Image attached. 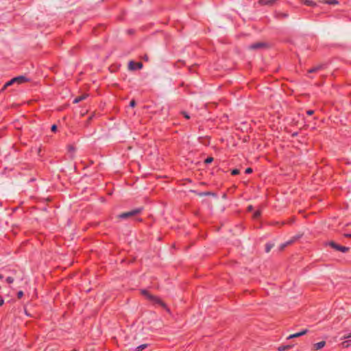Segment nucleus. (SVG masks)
<instances>
[{"mask_svg": "<svg viewBox=\"0 0 351 351\" xmlns=\"http://www.w3.org/2000/svg\"><path fill=\"white\" fill-rule=\"evenodd\" d=\"M17 278L23 280V278L20 277L19 271L16 269H12L10 270V275L7 276L5 281L8 284H12L14 282V280Z\"/></svg>", "mask_w": 351, "mask_h": 351, "instance_id": "obj_1", "label": "nucleus"}, {"mask_svg": "<svg viewBox=\"0 0 351 351\" xmlns=\"http://www.w3.org/2000/svg\"><path fill=\"white\" fill-rule=\"evenodd\" d=\"M141 293L154 302L158 303L161 306H165V304L159 298L150 294L147 290H142Z\"/></svg>", "mask_w": 351, "mask_h": 351, "instance_id": "obj_2", "label": "nucleus"}, {"mask_svg": "<svg viewBox=\"0 0 351 351\" xmlns=\"http://www.w3.org/2000/svg\"><path fill=\"white\" fill-rule=\"evenodd\" d=\"M141 208L134 209L132 210L125 212V213H123L119 215V217L121 218V219H128L129 217H131L138 215V213H141Z\"/></svg>", "mask_w": 351, "mask_h": 351, "instance_id": "obj_3", "label": "nucleus"}, {"mask_svg": "<svg viewBox=\"0 0 351 351\" xmlns=\"http://www.w3.org/2000/svg\"><path fill=\"white\" fill-rule=\"evenodd\" d=\"M267 45L265 43L263 42H258L256 43H254L252 45H250L249 46V49L252 50H259L262 49L266 48Z\"/></svg>", "mask_w": 351, "mask_h": 351, "instance_id": "obj_4", "label": "nucleus"}, {"mask_svg": "<svg viewBox=\"0 0 351 351\" xmlns=\"http://www.w3.org/2000/svg\"><path fill=\"white\" fill-rule=\"evenodd\" d=\"M143 68V64L141 62H134V61H130L128 64L129 70L134 71L136 69H141Z\"/></svg>", "mask_w": 351, "mask_h": 351, "instance_id": "obj_5", "label": "nucleus"}, {"mask_svg": "<svg viewBox=\"0 0 351 351\" xmlns=\"http://www.w3.org/2000/svg\"><path fill=\"white\" fill-rule=\"evenodd\" d=\"M330 245L334 249L341 251L342 252H346L349 250V247L341 246L335 243V242H330Z\"/></svg>", "mask_w": 351, "mask_h": 351, "instance_id": "obj_6", "label": "nucleus"}, {"mask_svg": "<svg viewBox=\"0 0 351 351\" xmlns=\"http://www.w3.org/2000/svg\"><path fill=\"white\" fill-rule=\"evenodd\" d=\"M12 82H15L17 84H23L27 82V79L24 76H19L12 79Z\"/></svg>", "mask_w": 351, "mask_h": 351, "instance_id": "obj_7", "label": "nucleus"}, {"mask_svg": "<svg viewBox=\"0 0 351 351\" xmlns=\"http://www.w3.org/2000/svg\"><path fill=\"white\" fill-rule=\"evenodd\" d=\"M325 345H326V342L324 341H320L319 343L314 344L313 348H314V350H319V349L322 348L323 347H324Z\"/></svg>", "mask_w": 351, "mask_h": 351, "instance_id": "obj_8", "label": "nucleus"}, {"mask_svg": "<svg viewBox=\"0 0 351 351\" xmlns=\"http://www.w3.org/2000/svg\"><path fill=\"white\" fill-rule=\"evenodd\" d=\"M276 0H261L260 3L266 5H272Z\"/></svg>", "mask_w": 351, "mask_h": 351, "instance_id": "obj_9", "label": "nucleus"}, {"mask_svg": "<svg viewBox=\"0 0 351 351\" xmlns=\"http://www.w3.org/2000/svg\"><path fill=\"white\" fill-rule=\"evenodd\" d=\"M87 95L86 94H84L81 96H79V97H77L74 100H73V103L75 104H77L79 103L80 101L85 99L86 97H87Z\"/></svg>", "mask_w": 351, "mask_h": 351, "instance_id": "obj_10", "label": "nucleus"}, {"mask_svg": "<svg viewBox=\"0 0 351 351\" xmlns=\"http://www.w3.org/2000/svg\"><path fill=\"white\" fill-rule=\"evenodd\" d=\"M323 68L322 65H317L308 70V73H316Z\"/></svg>", "mask_w": 351, "mask_h": 351, "instance_id": "obj_11", "label": "nucleus"}, {"mask_svg": "<svg viewBox=\"0 0 351 351\" xmlns=\"http://www.w3.org/2000/svg\"><path fill=\"white\" fill-rule=\"evenodd\" d=\"M305 5L308 6H315L316 3L312 0H301Z\"/></svg>", "mask_w": 351, "mask_h": 351, "instance_id": "obj_12", "label": "nucleus"}, {"mask_svg": "<svg viewBox=\"0 0 351 351\" xmlns=\"http://www.w3.org/2000/svg\"><path fill=\"white\" fill-rule=\"evenodd\" d=\"M15 82H12V79L10 81H8V82H6L5 84V85L3 86V88H2V90H5L7 87L12 85L13 84H14Z\"/></svg>", "mask_w": 351, "mask_h": 351, "instance_id": "obj_13", "label": "nucleus"}, {"mask_svg": "<svg viewBox=\"0 0 351 351\" xmlns=\"http://www.w3.org/2000/svg\"><path fill=\"white\" fill-rule=\"evenodd\" d=\"M293 243V240H289V241L282 244L280 245V249L283 250L285 247H287V245H290V244H291Z\"/></svg>", "mask_w": 351, "mask_h": 351, "instance_id": "obj_14", "label": "nucleus"}, {"mask_svg": "<svg viewBox=\"0 0 351 351\" xmlns=\"http://www.w3.org/2000/svg\"><path fill=\"white\" fill-rule=\"evenodd\" d=\"M147 347V344L145 343V344H142L139 346H138L135 351H142L143 350H144L145 348H146Z\"/></svg>", "mask_w": 351, "mask_h": 351, "instance_id": "obj_15", "label": "nucleus"}, {"mask_svg": "<svg viewBox=\"0 0 351 351\" xmlns=\"http://www.w3.org/2000/svg\"><path fill=\"white\" fill-rule=\"evenodd\" d=\"M291 347H292L291 346H282L278 348V350L285 351V350L290 349Z\"/></svg>", "mask_w": 351, "mask_h": 351, "instance_id": "obj_16", "label": "nucleus"}, {"mask_svg": "<svg viewBox=\"0 0 351 351\" xmlns=\"http://www.w3.org/2000/svg\"><path fill=\"white\" fill-rule=\"evenodd\" d=\"M326 3L337 5L339 2L337 0H326Z\"/></svg>", "mask_w": 351, "mask_h": 351, "instance_id": "obj_17", "label": "nucleus"}, {"mask_svg": "<svg viewBox=\"0 0 351 351\" xmlns=\"http://www.w3.org/2000/svg\"><path fill=\"white\" fill-rule=\"evenodd\" d=\"M300 337V334H299V332H297V333H294V334L290 335L287 337V339H291L295 338V337Z\"/></svg>", "mask_w": 351, "mask_h": 351, "instance_id": "obj_18", "label": "nucleus"}, {"mask_svg": "<svg viewBox=\"0 0 351 351\" xmlns=\"http://www.w3.org/2000/svg\"><path fill=\"white\" fill-rule=\"evenodd\" d=\"M273 246H274V245H271V244H267V245H266V248H265L266 252H269L271 250V249L273 247Z\"/></svg>", "mask_w": 351, "mask_h": 351, "instance_id": "obj_19", "label": "nucleus"}, {"mask_svg": "<svg viewBox=\"0 0 351 351\" xmlns=\"http://www.w3.org/2000/svg\"><path fill=\"white\" fill-rule=\"evenodd\" d=\"M213 158L212 157H209V158H206V159L205 160V163H206V164H209V163H210L211 162H213Z\"/></svg>", "mask_w": 351, "mask_h": 351, "instance_id": "obj_20", "label": "nucleus"}, {"mask_svg": "<svg viewBox=\"0 0 351 351\" xmlns=\"http://www.w3.org/2000/svg\"><path fill=\"white\" fill-rule=\"evenodd\" d=\"M239 173V169H235L232 171V175L235 176V175H238Z\"/></svg>", "mask_w": 351, "mask_h": 351, "instance_id": "obj_21", "label": "nucleus"}, {"mask_svg": "<svg viewBox=\"0 0 351 351\" xmlns=\"http://www.w3.org/2000/svg\"><path fill=\"white\" fill-rule=\"evenodd\" d=\"M260 215H261L260 211L257 210L254 213L253 217H254V218H258L260 216Z\"/></svg>", "mask_w": 351, "mask_h": 351, "instance_id": "obj_22", "label": "nucleus"}, {"mask_svg": "<svg viewBox=\"0 0 351 351\" xmlns=\"http://www.w3.org/2000/svg\"><path fill=\"white\" fill-rule=\"evenodd\" d=\"M301 234H298L295 237H293L291 240H293V242L295 241L296 240H298V239H300L301 237Z\"/></svg>", "mask_w": 351, "mask_h": 351, "instance_id": "obj_23", "label": "nucleus"}, {"mask_svg": "<svg viewBox=\"0 0 351 351\" xmlns=\"http://www.w3.org/2000/svg\"><path fill=\"white\" fill-rule=\"evenodd\" d=\"M23 295V292L22 291H19L18 293H17V297L18 298H21Z\"/></svg>", "mask_w": 351, "mask_h": 351, "instance_id": "obj_24", "label": "nucleus"}, {"mask_svg": "<svg viewBox=\"0 0 351 351\" xmlns=\"http://www.w3.org/2000/svg\"><path fill=\"white\" fill-rule=\"evenodd\" d=\"M349 345H350V344H349V341H343V342L342 343V346H343V347H345V348L348 347V346H349Z\"/></svg>", "mask_w": 351, "mask_h": 351, "instance_id": "obj_25", "label": "nucleus"}, {"mask_svg": "<svg viewBox=\"0 0 351 351\" xmlns=\"http://www.w3.org/2000/svg\"><path fill=\"white\" fill-rule=\"evenodd\" d=\"M135 105H136V102H135V101H134V100H132V101H130V106L131 107H132V108H133V107H134V106H135Z\"/></svg>", "mask_w": 351, "mask_h": 351, "instance_id": "obj_26", "label": "nucleus"}, {"mask_svg": "<svg viewBox=\"0 0 351 351\" xmlns=\"http://www.w3.org/2000/svg\"><path fill=\"white\" fill-rule=\"evenodd\" d=\"M307 332V330H303L301 332H299L300 336H302Z\"/></svg>", "mask_w": 351, "mask_h": 351, "instance_id": "obj_27", "label": "nucleus"}, {"mask_svg": "<svg viewBox=\"0 0 351 351\" xmlns=\"http://www.w3.org/2000/svg\"><path fill=\"white\" fill-rule=\"evenodd\" d=\"M182 114L184 115V117L186 119H189L190 118L189 115L186 112H182Z\"/></svg>", "mask_w": 351, "mask_h": 351, "instance_id": "obj_28", "label": "nucleus"}, {"mask_svg": "<svg viewBox=\"0 0 351 351\" xmlns=\"http://www.w3.org/2000/svg\"><path fill=\"white\" fill-rule=\"evenodd\" d=\"M213 195V194L211 193L210 192H206V193H200L201 196H202V195Z\"/></svg>", "mask_w": 351, "mask_h": 351, "instance_id": "obj_29", "label": "nucleus"}, {"mask_svg": "<svg viewBox=\"0 0 351 351\" xmlns=\"http://www.w3.org/2000/svg\"><path fill=\"white\" fill-rule=\"evenodd\" d=\"M351 337V333H349L348 335H346L343 337V339H349Z\"/></svg>", "mask_w": 351, "mask_h": 351, "instance_id": "obj_30", "label": "nucleus"}, {"mask_svg": "<svg viewBox=\"0 0 351 351\" xmlns=\"http://www.w3.org/2000/svg\"><path fill=\"white\" fill-rule=\"evenodd\" d=\"M56 130H57V126H56V125H53L51 126V131H52V132H56Z\"/></svg>", "mask_w": 351, "mask_h": 351, "instance_id": "obj_31", "label": "nucleus"}, {"mask_svg": "<svg viewBox=\"0 0 351 351\" xmlns=\"http://www.w3.org/2000/svg\"><path fill=\"white\" fill-rule=\"evenodd\" d=\"M252 169L251 168H247V169H245V173H252Z\"/></svg>", "mask_w": 351, "mask_h": 351, "instance_id": "obj_32", "label": "nucleus"}, {"mask_svg": "<svg viewBox=\"0 0 351 351\" xmlns=\"http://www.w3.org/2000/svg\"><path fill=\"white\" fill-rule=\"evenodd\" d=\"M307 114H308V115H311V114H313V110H308V111H307Z\"/></svg>", "mask_w": 351, "mask_h": 351, "instance_id": "obj_33", "label": "nucleus"}, {"mask_svg": "<svg viewBox=\"0 0 351 351\" xmlns=\"http://www.w3.org/2000/svg\"><path fill=\"white\" fill-rule=\"evenodd\" d=\"M252 208H252V206H248V208H247V209H248V210H249V211L252 210Z\"/></svg>", "mask_w": 351, "mask_h": 351, "instance_id": "obj_34", "label": "nucleus"}, {"mask_svg": "<svg viewBox=\"0 0 351 351\" xmlns=\"http://www.w3.org/2000/svg\"><path fill=\"white\" fill-rule=\"evenodd\" d=\"M143 59H144L145 61H148V57H147V56H145L143 57Z\"/></svg>", "mask_w": 351, "mask_h": 351, "instance_id": "obj_35", "label": "nucleus"}, {"mask_svg": "<svg viewBox=\"0 0 351 351\" xmlns=\"http://www.w3.org/2000/svg\"><path fill=\"white\" fill-rule=\"evenodd\" d=\"M3 302H4V300L3 299H1L0 300V306L3 305Z\"/></svg>", "mask_w": 351, "mask_h": 351, "instance_id": "obj_36", "label": "nucleus"}, {"mask_svg": "<svg viewBox=\"0 0 351 351\" xmlns=\"http://www.w3.org/2000/svg\"><path fill=\"white\" fill-rule=\"evenodd\" d=\"M346 237H350L351 238V234H345Z\"/></svg>", "mask_w": 351, "mask_h": 351, "instance_id": "obj_37", "label": "nucleus"}, {"mask_svg": "<svg viewBox=\"0 0 351 351\" xmlns=\"http://www.w3.org/2000/svg\"><path fill=\"white\" fill-rule=\"evenodd\" d=\"M320 2L326 3V0H319Z\"/></svg>", "mask_w": 351, "mask_h": 351, "instance_id": "obj_38", "label": "nucleus"}, {"mask_svg": "<svg viewBox=\"0 0 351 351\" xmlns=\"http://www.w3.org/2000/svg\"><path fill=\"white\" fill-rule=\"evenodd\" d=\"M3 278V276L0 274V280L2 279Z\"/></svg>", "mask_w": 351, "mask_h": 351, "instance_id": "obj_39", "label": "nucleus"}]
</instances>
